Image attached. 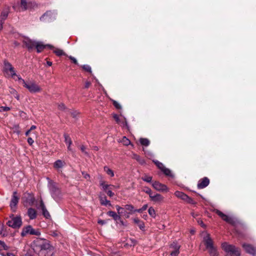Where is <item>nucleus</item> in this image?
Here are the masks:
<instances>
[{
    "mask_svg": "<svg viewBox=\"0 0 256 256\" xmlns=\"http://www.w3.org/2000/svg\"><path fill=\"white\" fill-rule=\"evenodd\" d=\"M33 241L34 244L33 250L39 256H51L52 254L54 248L46 239L36 238Z\"/></svg>",
    "mask_w": 256,
    "mask_h": 256,
    "instance_id": "1",
    "label": "nucleus"
},
{
    "mask_svg": "<svg viewBox=\"0 0 256 256\" xmlns=\"http://www.w3.org/2000/svg\"><path fill=\"white\" fill-rule=\"evenodd\" d=\"M222 247L226 253V256H240V249L234 245L225 242L222 244Z\"/></svg>",
    "mask_w": 256,
    "mask_h": 256,
    "instance_id": "2",
    "label": "nucleus"
},
{
    "mask_svg": "<svg viewBox=\"0 0 256 256\" xmlns=\"http://www.w3.org/2000/svg\"><path fill=\"white\" fill-rule=\"evenodd\" d=\"M24 205L25 207L28 208V214L30 220L32 219V208H28L32 205V195L28 192H25L22 198Z\"/></svg>",
    "mask_w": 256,
    "mask_h": 256,
    "instance_id": "3",
    "label": "nucleus"
},
{
    "mask_svg": "<svg viewBox=\"0 0 256 256\" xmlns=\"http://www.w3.org/2000/svg\"><path fill=\"white\" fill-rule=\"evenodd\" d=\"M216 213L225 222L229 223L230 224H236L240 223V221L236 217L233 216H230L226 215L222 212L216 210Z\"/></svg>",
    "mask_w": 256,
    "mask_h": 256,
    "instance_id": "4",
    "label": "nucleus"
},
{
    "mask_svg": "<svg viewBox=\"0 0 256 256\" xmlns=\"http://www.w3.org/2000/svg\"><path fill=\"white\" fill-rule=\"evenodd\" d=\"M36 208L41 210L43 216L47 219L50 217L49 212L47 210L42 200L40 199V200L37 201L36 204Z\"/></svg>",
    "mask_w": 256,
    "mask_h": 256,
    "instance_id": "5",
    "label": "nucleus"
},
{
    "mask_svg": "<svg viewBox=\"0 0 256 256\" xmlns=\"http://www.w3.org/2000/svg\"><path fill=\"white\" fill-rule=\"evenodd\" d=\"M203 241L207 249L214 247L213 241L210 236L209 234L206 232L202 233Z\"/></svg>",
    "mask_w": 256,
    "mask_h": 256,
    "instance_id": "6",
    "label": "nucleus"
},
{
    "mask_svg": "<svg viewBox=\"0 0 256 256\" xmlns=\"http://www.w3.org/2000/svg\"><path fill=\"white\" fill-rule=\"evenodd\" d=\"M242 246L247 253L252 256H256V248L255 247L248 244H243Z\"/></svg>",
    "mask_w": 256,
    "mask_h": 256,
    "instance_id": "7",
    "label": "nucleus"
},
{
    "mask_svg": "<svg viewBox=\"0 0 256 256\" xmlns=\"http://www.w3.org/2000/svg\"><path fill=\"white\" fill-rule=\"evenodd\" d=\"M4 69L6 72L10 71V75L14 78V76H18L12 65L6 60L4 61Z\"/></svg>",
    "mask_w": 256,
    "mask_h": 256,
    "instance_id": "8",
    "label": "nucleus"
},
{
    "mask_svg": "<svg viewBox=\"0 0 256 256\" xmlns=\"http://www.w3.org/2000/svg\"><path fill=\"white\" fill-rule=\"evenodd\" d=\"M174 195L178 198H180L186 202H187L188 203H192L193 200L190 198L186 194H184L182 192L176 191L174 193Z\"/></svg>",
    "mask_w": 256,
    "mask_h": 256,
    "instance_id": "9",
    "label": "nucleus"
},
{
    "mask_svg": "<svg viewBox=\"0 0 256 256\" xmlns=\"http://www.w3.org/2000/svg\"><path fill=\"white\" fill-rule=\"evenodd\" d=\"M34 45L36 46V51L38 52H40L44 50L46 47H48L50 48H53V46L50 44H44L42 42H36L34 44L33 42V46Z\"/></svg>",
    "mask_w": 256,
    "mask_h": 256,
    "instance_id": "10",
    "label": "nucleus"
},
{
    "mask_svg": "<svg viewBox=\"0 0 256 256\" xmlns=\"http://www.w3.org/2000/svg\"><path fill=\"white\" fill-rule=\"evenodd\" d=\"M152 186L155 190L158 191L164 192L168 190L167 186L166 185L162 184L158 182H154L152 183Z\"/></svg>",
    "mask_w": 256,
    "mask_h": 256,
    "instance_id": "11",
    "label": "nucleus"
},
{
    "mask_svg": "<svg viewBox=\"0 0 256 256\" xmlns=\"http://www.w3.org/2000/svg\"><path fill=\"white\" fill-rule=\"evenodd\" d=\"M210 183V180L209 179L206 178L204 177L202 179H200L198 184V188L200 189H202L206 186H207Z\"/></svg>",
    "mask_w": 256,
    "mask_h": 256,
    "instance_id": "12",
    "label": "nucleus"
},
{
    "mask_svg": "<svg viewBox=\"0 0 256 256\" xmlns=\"http://www.w3.org/2000/svg\"><path fill=\"white\" fill-rule=\"evenodd\" d=\"M19 198L17 196V192H14L12 194V198L10 201V206L12 209H14L16 208L17 204L18 202Z\"/></svg>",
    "mask_w": 256,
    "mask_h": 256,
    "instance_id": "13",
    "label": "nucleus"
},
{
    "mask_svg": "<svg viewBox=\"0 0 256 256\" xmlns=\"http://www.w3.org/2000/svg\"><path fill=\"white\" fill-rule=\"evenodd\" d=\"M170 248H173V250L170 252L171 256H178L180 253V246L176 242H173L171 244Z\"/></svg>",
    "mask_w": 256,
    "mask_h": 256,
    "instance_id": "14",
    "label": "nucleus"
},
{
    "mask_svg": "<svg viewBox=\"0 0 256 256\" xmlns=\"http://www.w3.org/2000/svg\"><path fill=\"white\" fill-rule=\"evenodd\" d=\"M30 4V0H20L19 4V8L22 10H26L28 8Z\"/></svg>",
    "mask_w": 256,
    "mask_h": 256,
    "instance_id": "15",
    "label": "nucleus"
},
{
    "mask_svg": "<svg viewBox=\"0 0 256 256\" xmlns=\"http://www.w3.org/2000/svg\"><path fill=\"white\" fill-rule=\"evenodd\" d=\"M24 46L26 47L29 50H32V42L31 40L27 38L24 37L23 39Z\"/></svg>",
    "mask_w": 256,
    "mask_h": 256,
    "instance_id": "16",
    "label": "nucleus"
},
{
    "mask_svg": "<svg viewBox=\"0 0 256 256\" xmlns=\"http://www.w3.org/2000/svg\"><path fill=\"white\" fill-rule=\"evenodd\" d=\"M12 222V224H22V220L20 216H16L14 217L12 215V218L11 220H9L6 222V224H10V223Z\"/></svg>",
    "mask_w": 256,
    "mask_h": 256,
    "instance_id": "17",
    "label": "nucleus"
},
{
    "mask_svg": "<svg viewBox=\"0 0 256 256\" xmlns=\"http://www.w3.org/2000/svg\"><path fill=\"white\" fill-rule=\"evenodd\" d=\"M150 198L151 200L154 202H162L164 199V198L162 196L158 194H152Z\"/></svg>",
    "mask_w": 256,
    "mask_h": 256,
    "instance_id": "18",
    "label": "nucleus"
},
{
    "mask_svg": "<svg viewBox=\"0 0 256 256\" xmlns=\"http://www.w3.org/2000/svg\"><path fill=\"white\" fill-rule=\"evenodd\" d=\"M10 12V10L8 7L6 8L2 12H1L0 14V20H2L4 22V20L7 18L8 14Z\"/></svg>",
    "mask_w": 256,
    "mask_h": 256,
    "instance_id": "19",
    "label": "nucleus"
},
{
    "mask_svg": "<svg viewBox=\"0 0 256 256\" xmlns=\"http://www.w3.org/2000/svg\"><path fill=\"white\" fill-rule=\"evenodd\" d=\"M108 214L109 216L112 217L116 222L120 220V215L117 214L116 212L113 211H109L108 212Z\"/></svg>",
    "mask_w": 256,
    "mask_h": 256,
    "instance_id": "20",
    "label": "nucleus"
},
{
    "mask_svg": "<svg viewBox=\"0 0 256 256\" xmlns=\"http://www.w3.org/2000/svg\"><path fill=\"white\" fill-rule=\"evenodd\" d=\"M54 16V14L52 12L47 11L40 17V19L41 20H46V17H48L50 18Z\"/></svg>",
    "mask_w": 256,
    "mask_h": 256,
    "instance_id": "21",
    "label": "nucleus"
},
{
    "mask_svg": "<svg viewBox=\"0 0 256 256\" xmlns=\"http://www.w3.org/2000/svg\"><path fill=\"white\" fill-rule=\"evenodd\" d=\"M65 164V162L61 160H57L54 164V166L56 168H62Z\"/></svg>",
    "mask_w": 256,
    "mask_h": 256,
    "instance_id": "22",
    "label": "nucleus"
},
{
    "mask_svg": "<svg viewBox=\"0 0 256 256\" xmlns=\"http://www.w3.org/2000/svg\"><path fill=\"white\" fill-rule=\"evenodd\" d=\"M27 234H32V228L30 226H26L22 232V236H24Z\"/></svg>",
    "mask_w": 256,
    "mask_h": 256,
    "instance_id": "23",
    "label": "nucleus"
},
{
    "mask_svg": "<svg viewBox=\"0 0 256 256\" xmlns=\"http://www.w3.org/2000/svg\"><path fill=\"white\" fill-rule=\"evenodd\" d=\"M99 198H100V204L102 205L106 206L108 204H109L110 205V202L106 200V196H100Z\"/></svg>",
    "mask_w": 256,
    "mask_h": 256,
    "instance_id": "24",
    "label": "nucleus"
},
{
    "mask_svg": "<svg viewBox=\"0 0 256 256\" xmlns=\"http://www.w3.org/2000/svg\"><path fill=\"white\" fill-rule=\"evenodd\" d=\"M100 184L106 192L108 191V189H112V187H114V186L106 184L104 182H100Z\"/></svg>",
    "mask_w": 256,
    "mask_h": 256,
    "instance_id": "25",
    "label": "nucleus"
},
{
    "mask_svg": "<svg viewBox=\"0 0 256 256\" xmlns=\"http://www.w3.org/2000/svg\"><path fill=\"white\" fill-rule=\"evenodd\" d=\"M140 142L142 145L147 146L150 144V142L146 138H140Z\"/></svg>",
    "mask_w": 256,
    "mask_h": 256,
    "instance_id": "26",
    "label": "nucleus"
},
{
    "mask_svg": "<svg viewBox=\"0 0 256 256\" xmlns=\"http://www.w3.org/2000/svg\"><path fill=\"white\" fill-rule=\"evenodd\" d=\"M132 158L136 160L141 164H145L144 160V159L141 158L139 156L136 154H133Z\"/></svg>",
    "mask_w": 256,
    "mask_h": 256,
    "instance_id": "27",
    "label": "nucleus"
},
{
    "mask_svg": "<svg viewBox=\"0 0 256 256\" xmlns=\"http://www.w3.org/2000/svg\"><path fill=\"white\" fill-rule=\"evenodd\" d=\"M208 250L211 256H217L218 254L216 249L214 246L212 247V248H210Z\"/></svg>",
    "mask_w": 256,
    "mask_h": 256,
    "instance_id": "28",
    "label": "nucleus"
},
{
    "mask_svg": "<svg viewBox=\"0 0 256 256\" xmlns=\"http://www.w3.org/2000/svg\"><path fill=\"white\" fill-rule=\"evenodd\" d=\"M18 79L20 80L22 84H24V86L30 92H32V84H27L24 80H22L21 78L18 77Z\"/></svg>",
    "mask_w": 256,
    "mask_h": 256,
    "instance_id": "29",
    "label": "nucleus"
},
{
    "mask_svg": "<svg viewBox=\"0 0 256 256\" xmlns=\"http://www.w3.org/2000/svg\"><path fill=\"white\" fill-rule=\"evenodd\" d=\"M125 209L130 211L131 212H136V209H134V206L132 204H126L125 206Z\"/></svg>",
    "mask_w": 256,
    "mask_h": 256,
    "instance_id": "30",
    "label": "nucleus"
},
{
    "mask_svg": "<svg viewBox=\"0 0 256 256\" xmlns=\"http://www.w3.org/2000/svg\"><path fill=\"white\" fill-rule=\"evenodd\" d=\"M153 162L156 164L158 168L161 170V171L163 168H164V166L162 162L156 160H154Z\"/></svg>",
    "mask_w": 256,
    "mask_h": 256,
    "instance_id": "31",
    "label": "nucleus"
},
{
    "mask_svg": "<svg viewBox=\"0 0 256 256\" xmlns=\"http://www.w3.org/2000/svg\"><path fill=\"white\" fill-rule=\"evenodd\" d=\"M162 172L164 174L167 176H172V174L170 170L166 168L165 166L164 167V168L162 169Z\"/></svg>",
    "mask_w": 256,
    "mask_h": 256,
    "instance_id": "32",
    "label": "nucleus"
},
{
    "mask_svg": "<svg viewBox=\"0 0 256 256\" xmlns=\"http://www.w3.org/2000/svg\"><path fill=\"white\" fill-rule=\"evenodd\" d=\"M104 170L106 172V173L108 174L110 176H114V172L110 169L108 166H104Z\"/></svg>",
    "mask_w": 256,
    "mask_h": 256,
    "instance_id": "33",
    "label": "nucleus"
},
{
    "mask_svg": "<svg viewBox=\"0 0 256 256\" xmlns=\"http://www.w3.org/2000/svg\"><path fill=\"white\" fill-rule=\"evenodd\" d=\"M54 52L58 56L66 55V54L62 50L56 48L54 50Z\"/></svg>",
    "mask_w": 256,
    "mask_h": 256,
    "instance_id": "34",
    "label": "nucleus"
},
{
    "mask_svg": "<svg viewBox=\"0 0 256 256\" xmlns=\"http://www.w3.org/2000/svg\"><path fill=\"white\" fill-rule=\"evenodd\" d=\"M64 142L66 144L68 145H71L72 144V141L70 138V137L66 134H64Z\"/></svg>",
    "mask_w": 256,
    "mask_h": 256,
    "instance_id": "35",
    "label": "nucleus"
},
{
    "mask_svg": "<svg viewBox=\"0 0 256 256\" xmlns=\"http://www.w3.org/2000/svg\"><path fill=\"white\" fill-rule=\"evenodd\" d=\"M122 142L124 146H128L130 144V140L127 138L126 136H124L122 140Z\"/></svg>",
    "mask_w": 256,
    "mask_h": 256,
    "instance_id": "36",
    "label": "nucleus"
},
{
    "mask_svg": "<svg viewBox=\"0 0 256 256\" xmlns=\"http://www.w3.org/2000/svg\"><path fill=\"white\" fill-rule=\"evenodd\" d=\"M143 192H146V194H148L150 196H150L152 195V190H150V188H149L148 187H144L143 188V190H142Z\"/></svg>",
    "mask_w": 256,
    "mask_h": 256,
    "instance_id": "37",
    "label": "nucleus"
},
{
    "mask_svg": "<svg viewBox=\"0 0 256 256\" xmlns=\"http://www.w3.org/2000/svg\"><path fill=\"white\" fill-rule=\"evenodd\" d=\"M8 249V246L5 244V243L0 240V250H6Z\"/></svg>",
    "mask_w": 256,
    "mask_h": 256,
    "instance_id": "38",
    "label": "nucleus"
},
{
    "mask_svg": "<svg viewBox=\"0 0 256 256\" xmlns=\"http://www.w3.org/2000/svg\"><path fill=\"white\" fill-rule=\"evenodd\" d=\"M82 69L84 70L85 71L89 72L90 73L92 72L91 68L90 66H88V64H84V65H83L82 66Z\"/></svg>",
    "mask_w": 256,
    "mask_h": 256,
    "instance_id": "39",
    "label": "nucleus"
},
{
    "mask_svg": "<svg viewBox=\"0 0 256 256\" xmlns=\"http://www.w3.org/2000/svg\"><path fill=\"white\" fill-rule=\"evenodd\" d=\"M41 88L37 84H33V92H40Z\"/></svg>",
    "mask_w": 256,
    "mask_h": 256,
    "instance_id": "40",
    "label": "nucleus"
},
{
    "mask_svg": "<svg viewBox=\"0 0 256 256\" xmlns=\"http://www.w3.org/2000/svg\"><path fill=\"white\" fill-rule=\"evenodd\" d=\"M142 180L148 182H150L152 181V177L146 176L142 178Z\"/></svg>",
    "mask_w": 256,
    "mask_h": 256,
    "instance_id": "41",
    "label": "nucleus"
},
{
    "mask_svg": "<svg viewBox=\"0 0 256 256\" xmlns=\"http://www.w3.org/2000/svg\"><path fill=\"white\" fill-rule=\"evenodd\" d=\"M70 114L74 118H76L80 114V113L76 110L70 112Z\"/></svg>",
    "mask_w": 256,
    "mask_h": 256,
    "instance_id": "42",
    "label": "nucleus"
},
{
    "mask_svg": "<svg viewBox=\"0 0 256 256\" xmlns=\"http://www.w3.org/2000/svg\"><path fill=\"white\" fill-rule=\"evenodd\" d=\"M113 104L115 106V108L118 110H120L122 108L120 104L116 100H113Z\"/></svg>",
    "mask_w": 256,
    "mask_h": 256,
    "instance_id": "43",
    "label": "nucleus"
},
{
    "mask_svg": "<svg viewBox=\"0 0 256 256\" xmlns=\"http://www.w3.org/2000/svg\"><path fill=\"white\" fill-rule=\"evenodd\" d=\"M148 208V205L144 204L142 206V207L139 209H136V212H142L143 211L145 210Z\"/></svg>",
    "mask_w": 256,
    "mask_h": 256,
    "instance_id": "44",
    "label": "nucleus"
},
{
    "mask_svg": "<svg viewBox=\"0 0 256 256\" xmlns=\"http://www.w3.org/2000/svg\"><path fill=\"white\" fill-rule=\"evenodd\" d=\"M148 213L152 216H155V210L154 208L152 207H150L148 209Z\"/></svg>",
    "mask_w": 256,
    "mask_h": 256,
    "instance_id": "45",
    "label": "nucleus"
},
{
    "mask_svg": "<svg viewBox=\"0 0 256 256\" xmlns=\"http://www.w3.org/2000/svg\"><path fill=\"white\" fill-rule=\"evenodd\" d=\"M10 110V107L8 106H0V112H5L8 111Z\"/></svg>",
    "mask_w": 256,
    "mask_h": 256,
    "instance_id": "46",
    "label": "nucleus"
},
{
    "mask_svg": "<svg viewBox=\"0 0 256 256\" xmlns=\"http://www.w3.org/2000/svg\"><path fill=\"white\" fill-rule=\"evenodd\" d=\"M80 148L81 151L82 152H84L85 154H86V155L88 154V152L86 151V148L84 146H83V145L80 146Z\"/></svg>",
    "mask_w": 256,
    "mask_h": 256,
    "instance_id": "47",
    "label": "nucleus"
},
{
    "mask_svg": "<svg viewBox=\"0 0 256 256\" xmlns=\"http://www.w3.org/2000/svg\"><path fill=\"white\" fill-rule=\"evenodd\" d=\"M68 58L74 64H78V61L77 60H76V58H74V57L72 56H68Z\"/></svg>",
    "mask_w": 256,
    "mask_h": 256,
    "instance_id": "48",
    "label": "nucleus"
},
{
    "mask_svg": "<svg viewBox=\"0 0 256 256\" xmlns=\"http://www.w3.org/2000/svg\"><path fill=\"white\" fill-rule=\"evenodd\" d=\"M113 118L118 124L120 123V120L117 114H114Z\"/></svg>",
    "mask_w": 256,
    "mask_h": 256,
    "instance_id": "49",
    "label": "nucleus"
},
{
    "mask_svg": "<svg viewBox=\"0 0 256 256\" xmlns=\"http://www.w3.org/2000/svg\"><path fill=\"white\" fill-rule=\"evenodd\" d=\"M107 194L110 196V197H112L114 196V193L112 192V190H108L107 192H106Z\"/></svg>",
    "mask_w": 256,
    "mask_h": 256,
    "instance_id": "50",
    "label": "nucleus"
},
{
    "mask_svg": "<svg viewBox=\"0 0 256 256\" xmlns=\"http://www.w3.org/2000/svg\"><path fill=\"white\" fill-rule=\"evenodd\" d=\"M58 108L60 110H64L66 108L64 104H60L58 105Z\"/></svg>",
    "mask_w": 256,
    "mask_h": 256,
    "instance_id": "51",
    "label": "nucleus"
},
{
    "mask_svg": "<svg viewBox=\"0 0 256 256\" xmlns=\"http://www.w3.org/2000/svg\"><path fill=\"white\" fill-rule=\"evenodd\" d=\"M91 85V83L90 82H85L84 88H88Z\"/></svg>",
    "mask_w": 256,
    "mask_h": 256,
    "instance_id": "52",
    "label": "nucleus"
},
{
    "mask_svg": "<svg viewBox=\"0 0 256 256\" xmlns=\"http://www.w3.org/2000/svg\"><path fill=\"white\" fill-rule=\"evenodd\" d=\"M82 174L84 176V177L86 178V179H88V178H90V175L88 174H86L84 172H82Z\"/></svg>",
    "mask_w": 256,
    "mask_h": 256,
    "instance_id": "53",
    "label": "nucleus"
},
{
    "mask_svg": "<svg viewBox=\"0 0 256 256\" xmlns=\"http://www.w3.org/2000/svg\"><path fill=\"white\" fill-rule=\"evenodd\" d=\"M116 209L118 211V213L120 212V210H124V208H122L120 207V206H118V205H116Z\"/></svg>",
    "mask_w": 256,
    "mask_h": 256,
    "instance_id": "54",
    "label": "nucleus"
},
{
    "mask_svg": "<svg viewBox=\"0 0 256 256\" xmlns=\"http://www.w3.org/2000/svg\"><path fill=\"white\" fill-rule=\"evenodd\" d=\"M4 22L2 20H0V32L2 30L3 28V24Z\"/></svg>",
    "mask_w": 256,
    "mask_h": 256,
    "instance_id": "55",
    "label": "nucleus"
},
{
    "mask_svg": "<svg viewBox=\"0 0 256 256\" xmlns=\"http://www.w3.org/2000/svg\"><path fill=\"white\" fill-rule=\"evenodd\" d=\"M9 226H11L12 228H19L20 225L14 224V225H9Z\"/></svg>",
    "mask_w": 256,
    "mask_h": 256,
    "instance_id": "56",
    "label": "nucleus"
},
{
    "mask_svg": "<svg viewBox=\"0 0 256 256\" xmlns=\"http://www.w3.org/2000/svg\"><path fill=\"white\" fill-rule=\"evenodd\" d=\"M28 142L30 145V146L32 145V138H29L28 139Z\"/></svg>",
    "mask_w": 256,
    "mask_h": 256,
    "instance_id": "57",
    "label": "nucleus"
},
{
    "mask_svg": "<svg viewBox=\"0 0 256 256\" xmlns=\"http://www.w3.org/2000/svg\"><path fill=\"white\" fill-rule=\"evenodd\" d=\"M124 210H120V212H118V214H122L124 213Z\"/></svg>",
    "mask_w": 256,
    "mask_h": 256,
    "instance_id": "58",
    "label": "nucleus"
},
{
    "mask_svg": "<svg viewBox=\"0 0 256 256\" xmlns=\"http://www.w3.org/2000/svg\"><path fill=\"white\" fill-rule=\"evenodd\" d=\"M140 228L142 230H144L145 229V225H140Z\"/></svg>",
    "mask_w": 256,
    "mask_h": 256,
    "instance_id": "59",
    "label": "nucleus"
},
{
    "mask_svg": "<svg viewBox=\"0 0 256 256\" xmlns=\"http://www.w3.org/2000/svg\"><path fill=\"white\" fill-rule=\"evenodd\" d=\"M40 233L38 231H35L33 230V234L38 236Z\"/></svg>",
    "mask_w": 256,
    "mask_h": 256,
    "instance_id": "60",
    "label": "nucleus"
},
{
    "mask_svg": "<svg viewBox=\"0 0 256 256\" xmlns=\"http://www.w3.org/2000/svg\"><path fill=\"white\" fill-rule=\"evenodd\" d=\"M31 130H32V126L26 132V135L28 136Z\"/></svg>",
    "mask_w": 256,
    "mask_h": 256,
    "instance_id": "61",
    "label": "nucleus"
},
{
    "mask_svg": "<svg viewBox=\"0 0 256 256\" xmlns=\"http://www.w3.org/2000/svg\"><path fill=\"white\" fill-rule=\"evenodd\" d=\"M33 218H35L36 217V211L33 209Z\"/></svg>",
    "mask_w": 256,
    "mask_h": 256,
    "instance_id": "62",
    "label": "nucleus"
},
{
    "mask_svg": "<svg viewBox=\"0 0 256 256\" xmlns=\"http://www.w3.org/2000/svg\"><path fill=\"white\" fill-rule=\"evenodd\" d=\"M140 222V220L138 218H134V222L136 223H138Z\"/></svg>",
    "mask_w": 256,
    "mask_h": 256,
    "instance_id": "63",
    "label": "nucleus"
},
{
    "mask_svg": "<svg viewBox=\"0 0 256 256\" xmlns=\"http://www.w3.org/2000/svg\"><path fill=\"white\" fill-rule=\"evenodd\" d=\"M7 256H14V255L11 253H8L7 254Z\"/></svg>",
    "mask_w": 256,
    "mask_h": 256,
    "instance_id": "64",
    "label": "nucleus"
}]
</instances>
